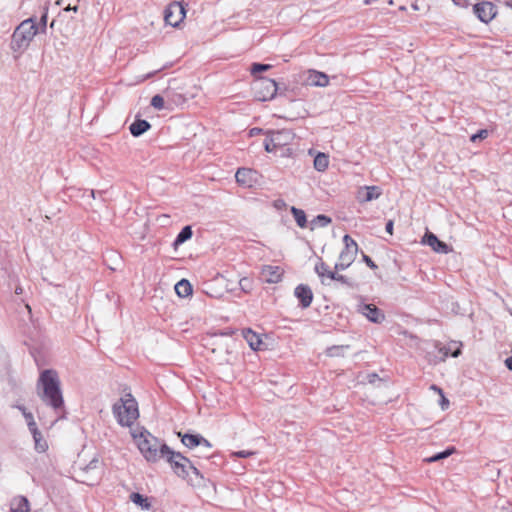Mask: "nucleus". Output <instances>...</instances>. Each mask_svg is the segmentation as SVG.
<instances>
[{"label": "nucleus", "mask_w": 512, "mask_h": 512, "mask_svg": "<svg viewBox=\"0 0 512 512\" xmlns=\"http://www.w3.org/2000/svg\"><path fill=\"white\" fill-rule=\"evenodd\" d=\"M328 164H329L328 156H326L324 153H319L314 158V167L319 172L325 171L328 167Z\"/></svg>", "instance_id": "obj_25"}, {"label": "nucleus", "mask_w": 512, "mask_h": 512, "mask_svg": "<svg viewBox=\"0 0 512 512\" xmlns=\"http://www.w3.org/2000/svg\"><path fill=\"white\" fill-rule=\"evenodd\" d=\"M503 3L512 9V0H503Z\"/></svg>", "instance_id": "obj_49"}, {"label": "nucleus", "mask_w": 512, "mask_h": 512, "mask_svg": "<svg viewBox=\"0 0 512 512\" xmlns=\"http://www.w3.org/2000/svg\"><path fill=\"white\" fill-rule=\"evenodd\" d=\"M291 212L294 216V219L297 223V225L301 228H304L306 226V223H307V219H306V215H305V212L301 209H298L296 207H292L291 208Z\"/></svg>", "instance_id": "obj_27"}, {"label": "nucleus", "mask_w": 512, "mask_h": 512, "mask_svg": "<svg viewBox=\"0 0 512 512\" xmlns=\"http://www.w3.org/2000/svg\"><path fill=\"white\" fill-rule=\"evenodd\" d=\"M455 4H458L457 0H453Z\"/></svg>", "instance_id": "obj_54"}, {"label": "nucleus", "mask_w": 512, "mask_h": 512, "mask_svg": "<svg viewBox=\"0 0 512 512\" xmlns=\"http://www.w3.org/2000/svg\"><path fill=\"white\" fill-rule=\"evenodd\" d=\"M192 234L193 232L190 226L183 227L179 234L177 235L174 241V245L177 246L183 244L185 241L189 240L192 237Z\"/></svg>", "instance_id": "obj_26"}, {"label": "nucleus", "mask_w": 512, "mask_h": 512, "mask_svg": "<svg viewBox=\"0 0 512 512\" xmlns=\"http://www.w3.org/2000/svg\"><path fill=\"white\" fill-rule=\"evenodd\" d=\"M151 106L157 110L164 108V99L161 95L157 94L151 99Z\"/></svg>", "instance_id": "obj_35"}, {"label": "nucleus", "mask_w": 512, "mask_h": 512, "mask_svg": "<svg viewBox=\"0 0 512 512\" xmlns=\"http://www.w3.org/2000/svg\"><path fill=\"white\" fill-rule=\"evenodd\" d=\"M210 455V451L209 452H206L204 449H201L199 448V454H198V457H204V458H208Z\"/></svg>", "instance_id": "obj_45"}, {"label": "nucleus", "mask_w": 512, "mask_h": 512, "mask_svg": "<svg viewBox=\"0 0 512 512\" xmlns=\"http://www.w3.org/2000/svg\"><path fill=\"white\" fill-rule=\"evenodd\" d=\"M96 463H98V461H96V460L91 461V463H90V465H89V468H90L92 465H95Z\"/></svg>", "instance_id": "obj_51"}, {"label": "nucleus", "mask_w": 512, "mask_h": 512, "mask_svg": "<svg viewBox=\"0 0 512 512\" xmlns=\"http://www.w3.org/2000/svg\"><path fill=\"white\" fill-rule=\"evenodd\" d=\"M164 459L170 464L174 473L177 474L179 477H187L190 471H192L196 475H199L198 469L194 466L190 459L183 456L179 452H175L169 449Z\"/></svg>", "instance_id": "obj_5"}, {"label": "nucleus", "mask_w": 512, "mask_h": 512, "mask_svg": "<svg viewBox=\"0 0 512 512\" xmlns=\"http://www.w3.org/2000/svg\"><path fill=\"white\" fill-rule=\"evenodd\" d=\"M308 82L313 86L325 87L329 84V77L323 72L311 71L308 77Z\"/></svg>", "instance_id": "obj_20"}, {"label": "nucleus", "mask_w": 512, "mask_h": 512, "mask_svg": "<svg viewBox=\"0 0 512 512\" xmlns=\"http://www.w3.org/2000/svg\"><path fill=\"white\" fill-rule=\"evenodd\" d=\"M338 271L335 270L334 273H331L330 274V280H334V281H337V282H340L348 287H353V282L348 279L346 276L344 275H341V274H338L337 273Z\"/></svg>", "instance_id": "obj_32"}, {"label": "nucleus", "mask_w": 512, "mask_h": 512, "mask_svg": "<svg viewBox=\"0 0 512 512\" xmlns=\"http://www.w3.org/2000/svg\"><path fill=\"white\" fill-rule=\"evenodd\" d=\"M242 335L252 350H261L263 341L258 334L251 329H243Z\"/></svg>", "instance_id": "obj_19"}, {"label": "nucleus", "mask_w": 512, "mask_h": 512, "mask_svg": "<svg viewBox=\"0 0 512 512\" xmlns=\"http://www.w3.org/2000/svg\"><path fill=\"white\" fill-rule=\"evenodd\" d=\"M233 455L236 456V457H249V456H252L254 455V452L253 451H247V450H241V451H236V452H233Z\"/></svg>", "instance_id": "obj_41"}, {"label": "nucleus", "mask_w": 512, "mask_h": 512, "mask_svg": "<svg viewBox=\"0 0 512 512\" xmlns=\"http://www.w3.org/2000/svg\"><path fill=\"white\" fill-rule=\"evenodd\" d=\"M272 67L270 64H262V63H253L251 65V74L256 75L257 73L264 72L269 70Z\"/></svg>", "instance_id": "obj_33"}, {"label": "nucleus", "mask_w": 512, "mask_h": 512, "mask_svg": "<svg viewBox=\"0 0 512 512\" xmlns=\"http://www.w3.org/2000/svg\"><path fill=\"white\" fill-rule=\"evenodd\" d=\"M256 172L249 168H239L235 174L237 183L240 185L251 187L256 181Z\"/></svg>", "instance_id": "obj_17"}, {"label": "nucleus", "mask_w": 512, "mask_h": 512, "mask_svg": "<svg viewBox=\"0 0 512 512\" xmlns=\"http://www.w3.org/2000/svg\"><path fill=\"white\" fill-rule=\"evenodd\" d=\"M46 24H47V11L40 18L38 32L39 31L45 32L46 31Z\"/></svg>", "instance_id": "obj_38"}, {"label": "nucleus", "mask_w": 512, "mask_h": 512, "mask_svg": "<svg viewBox=\"0 0 512 512\" xmlns=\"http://www.w3.org/2000/svg\"><path fill=\"white\" fill-rule=\"evenodd\" d=\"M39 398L55 412L64 406L60 380L56 371L46 369L40 373L36 385Z\"/></svg>", "instance_id": "obj_1"}, {"label": "nucleus", "mask_w": 512, "mask_h": 512, "mask_svg": "<svg viewBox=\"0 0 512 512\" xmlns=\"http://www.w3.org/2000/svg\"><path fill=\"white\" fill-rule=\"evenodd\" d=\"M315 272L321 278L322 284H326V279L330 280V274L334 273L335 270L334 271L330 270L329 266L320 260L315 265Z\"/></svg>", "instance_id": "obj_24"}, {"label": "nucleus", "mask_w": 512, "mask_h": 512, "mask_svg": "<svg viewBox=\"0 0 512 512\" xmlns=\"http://www.w3.org/2000/svg\"><path fill=\"white\" fill-rule=\"evenodd\" d=\"M178 436L181 437V442L183 443V445H185L189 449L199 447L201 449H204L206 452H209L212 448L210 442L199 434H182L181 432H179Z\"/></svg>", "instance_id": "obj_10"}, {"label": "nucleus", "mask_w": 512, "mask_h": 512, "mask_svg": "<svg viewBox=\"0 0 512 512\" xmlns=\"http://www.w3.org/2000/svg\"><path fill=\"white\" fill-rule=\"evenodd\" d=\"M331 222V219L325 215H318L316 216L313 221H312V224L313 225H316V226H320V227H325L327 226L329 223Z\"/></svg>", "instance_id": "obj_34"}, {"label": "nucleus", "mask_w": 512, "mask_h": 512, "mask_svg": "<svg viewBox=\"0 0 512 512\" xmlns=\"http://www.w3.org/2000/svg\"><path fill=\"white\" fill-rule=\"evenodd\" d=\"M37 33L38 26L33 18L22 21L13 32L11 48L14 51L26 49Z\"/></svg>", "instance_id": "obj_4"}, {"label": "nucleus", "mask_w": 512, "mask_h": 512, "mask_svg": "<svg viewBox=\"0 0 512 512\" xmlns=\"http://www.w3.org/2000/svg\"><path fill=\"white\" fill-rule=\"evenodd\" d=\"M27 425L32 435H39V433H41L37 428L34 418H31V421H28Z\"/></svg>", "instance_id": "obj_37"}, {"label": "nucleus", "mask_w": 512, "mask_h": 512, "mask_svg": "<svg viewBox=\"0 0 512 512\" xmlns=\"http://www.w3.org/2000/svg\"><path fill=\"white\" fill-rule=\"evenodd\" d=\"M293 140V134L289 130H279L270 133L264 141L266 152L272 153L279 147L288 145Z\"/></svg>", "instance_id": "obj_7"}, {"label": "nucleus", "mask_w": 512, "mask_h": 512, "mask_svg": "<svg viewBox=\"0 0 512 512\" xmlns=\"http://www.w3.org/2000/svg\"><path fill=\"white\" fill-rule=\"evenodd\" d=\"M454 451H455L454 447L448 448L445 451L436 453L435 455L426 458L425 461L428 462V463L437 462L439 460H442V459H445V458L449 457Z\"/></svg>", "instance_id": "obj_29"}, {"label": "nucleus", "mask_w": 512, "mask_h": 512, "mask_svg": "<svg viewBox=\"0 0 512 512\" xmlns=\"http://www.w3.org/2000/svg\"><path fill=\"white\" fill-rule=\"evenodd\" d=\"M18 408L22 411V413H23L25 419L27 420V422L31 421V418H33L32 413L27 412L26 409L24 407H22V406H19Z\"/></svg>", "instance_id": "obj_43"}, {"label": "nucleus", "mask_w": 512, "mask_h": 512, "mask_svg": "<svg viewBox=\"0 0 512 512\" xmlns=\"http://www.w3.org/2000/svg\"><path fill=\"white\" fill-rule=\"evenodd\" d=\"M412 7H413V9H414V10H417V9H418L417 5H415V4H414V5H412Z\"/></svg>", "instance_id": "obj_52"}, {"label": "nucleus", "mask_w": 512, "mask_h": 512, "mask_svg": "<svg viewBox=\"0 0 512 512\" xmlns=\"http://www.w3.org/2000/svg\"><path fill=\"white\" fill-rule=\"evenodd\" d=\"M294 295L300 302L302 308H308L313 300V293L308 285L300 284L294 290Z\"/></svg>", "instance_id": "obj_16"}, {"label": "nucleus", "mask_w": 512, "mask_h": 512, "mask_svg": "<svg viewBox=\"0 0 512 512\" xmlns=\"http://www.w3.org/2000/svg\"><path fill=\"white\" fill-rule=\"evenodd\" d=\"M15 293L16 294H21L22 293V289L20 287L16 288Z\"/></svg>", "instance_id": "obj_50"}, {"label": "nucleus", "mask_w": 512, "mask_h": 512, "mask_svg": "<svg viewBox=\"0 0 512 512\" xmlns=\"http://www.w3.org/2000/svg\"><path fill=\"white\" fill-rule=\"evenodd\" d=\"M35 450L39 453L45 452L48 448L46 440L42 437V434L33 435Z\"/></svg>", "instance_id": "obj_31"}, {"label": "nucleus", "mask_w": 512, "mask_h": 512, "mask_svg": "<svg viewBox=\"0 0 512 512\" xmlns=\"http://www.w3.org/2000/svg\"><path fill=\"white\" fill-rule=\"evenodd\" d=\"M343 242L344 249L341 251L338 262L334 266L336 271L347 269L354 262L358 252V245L356 241L348 234L344 235Z\"/></svg>", "instance_id": "obj_6"}, {"label": "nucleus", "mask_w": 512, "mask_h": 512, "mask_svg": "<svg viewBox=\"0 0 512 512\" xmlns=\"http://www.w3.org/2000/svg\"><path fill=\"white\" fill-rule=\"evenodd\" d=\"M357 311L373 323H381L385 319L384 313L374 304L361 303L358 305Z\"/></svg>", "instance_id": "obj_12"}, {"label": "nucleus", "mask_w": 512, "mask_h": 512, "mask_svg": "<svg viewBox=\"0 0 512 512\" xmlns=\"http://www.w3.org/2000/svg\"><path fill=\"white\" fill-rule=\"evenodd\" d=\"M350 348L349 345H337V346H331L327 349L326 353L330 357H338L343 356L345 351H347Z\"/></svg>", "instance_id": "obj_28"}, {"label": "nucleus", "mask_w": 512, "mask_h": 512, "mask_svg": "<svg viewBox=\"0 0 512 512\" xmlns=\"http://www.w3.org/2000/svg\"><path fill=\"white\" fill-rule=\"evenodd\" d=\"M473 12L483 23H489L497 15L496 6L488 1L475 4L473 6Z\"/></svg>", "instance_id": "obj_9"}, {"label": "nucleus", "mask_w": 512, "mask_h": 512, "mask_svg": "<svg viewBox=\"0 0 512 512\" xmlns=\"http://www.w3.org/2000/svg\"><path fill=\"white\" fill-rule=\"evenodd\" d=\"M29 509V501L24 496L15 497L11 502V512H29Z\"/></svg>", "instance_id": "obj_22"}, {"label": "nucleus", "mask_w": 512, "mask_h": 512, "mask_svg": "<svg viewBox=\"0 0 512 512\" xmlns=\"http://www.w3.org/2000/svg\"><path fill=\"white\" fill-rule=\"evenodd\" d=\"M65 11H74V12H77V11H78V6H71V5H68V6L65 8Z\"/></svg>", "instance_id": "obj_48"}, {"label": "nucleus", "mask_w": 512, "mask_h": 512, "mask_svg": "<svg viewBox=\"0 0 512 512\" xmlns=\"http://www.w3.org/2000/svg\"><path fill=\"white\" fill-rule=\"evenodd\" d=\"M423 242L429 245L437 253L447 254L451 251L445 242L439 240L437 236L431 232H427L425 234Z\"/></svg>", "instance_id": "obj_15"}, {"label": "nucleus", "mask_w": 512, "mask_h": 512, "mask_svg": "<svg viewBox=\"0 0 512 512\" xmlns=\"http://www.w3.org/2000/svg\"><path fill=\"white\" fill-rule=\"evenodd\" d=\"M175 292L181 298L188 297L192 294V286L188 280L181 279L175 285Z\"/></svg>", "instance_id": "obj_23"}, {"label": "nucleus", "mask_w": 512, "mask_h": 512, "mask_svg": "<svg viewBox=\"0 0 512 512\" xmlns=\"http://www.w3.org/2000/svg\"><path fill=\"white\" fill-rule=\"evenodd\" d=\"M130 499L133 503L141 506L145 510H148L150 508V503L148 502V499L143 497L139 493H132L130 495Z\"/></svg>", "instance_id": "obj_30"}, {"label": "nucleus", "mask_w": 512, "mask_h": 512, "mask_svg": "<svg viewBox=\"0 0 512 512\" xmlns=\"http://www.w3.org/2000/svg\"><path fill=\"white\" fill-rule=\"evenodd\" d=\"M133 438L137 441V446L149 462H156L165 457L169 451V447L153 436L149 431L143 429L139 433L136 430L132 432Z\"/></svg>", "instance_id": "obj_2"}, {"label": "nucleus", "mask_w": 512, "mask_h": 512, "mask_svg": "<svg viewBox=\"0 0 512 512\" xmlns=\"http://www.w3.org/2000/svg\"><path fill=\"white\" fill-rule=\"evenodd\" d=\"M239 285L242 291L248 293L252 290V280L247 277H243L239 281Z\"/></svg>", "instance_id": "obj_36"}, {"label": "nucleus", "mask_w": 512, "mask_h": 512, "mask_svg": "<svg viewBox=\"0 0 512 512\" xmlns=\"http://www.w3.org/2000/svg\"><path fill=\"white\" fill-rule=\"evenodd\" d=\"M184 18H185V9L178 2H174V3L170 4L165 10L164 20L167 24H169L173 27L178 26V24Z\"/></svg>", "instance_id": "obj_11"}, {"label": "nucleus", "mask_w": 512, "mask_h": 512, "mask_svg": "<svg viewBox=\"0 0 512 512\" xmlns=\"http://www.w3.org/2000/svg\"><path fill=\"white\" fill-rule=\"evenodd\" d=\"M393 226H394V223L392 220H389L387 223H386V226H385V230L387 233L389 234H392L393 233Z\"/></svg>", "instance_id": "obj_44"}, {"label": "nucleus", "mask_w": 512, "mask_h": 512, "mask_svg": "<svg viewBox=\"0 0 512 512\" xmlns=\"http://www.w3.org/2000/svg\"><path fill=\"white\" fill-rule=\"evenodd\" d=\"M363 261L371 268V269H376L377 268V265L375 264V262L366 254H363Z\"/></svg>", "instance_id": "obj_42"}, {"label": "nucleus", "mask_w": 512, "mask_h": 512, "mask_svg": "<svg viewBox=\"0 0 512 512\" xmlns=\"http://www.w3.org/2000/svg\"><path fill=\"white\" fill-rule=\"evenodd\" d=\"M260 275L262 281L276 284L282 280L283 270L279 266L265 265L262 267Z\"/></svg>", "instance_id": "obj_13"}, {"label": "nucleus", "mask_w": 512, "mask_h": 512, "mask_svg": "<svg viewBox=\"0 0 512 512\" xmlns=\"http://www.w3.org/2000/svg\"><path fill=\"white\" fill-rule=\"evenodd\" d=\"M254 89L259 100L267 101L275 97L278 87L274 80L260 77L256 80Z\"/></svg>", "instance_id": "obj_8"}, {"label": "nucleus", "mask_w": 512, "mask_h": 512, "mask_svg": "<svg viewBox=\"0 0 512 512\" xmlns=\"http://www.w3.org/2000/svg\"><path fill=\"white\" fill-rule=\"evenodd\" d=\"M261 132H262V129H260V128H252V129L250 130V135H251V136L258 135V134H260Z\"/></svg>", "instance_id": "obj_47"}, {"label": "nucleus", "mask_w": 512, "mask_h": 512, "mask_svg": "<svg viewBox=\"0 0 512 512\" xmlns=\"http://www.w3.org/2000/svg\"><path fill=\"white\" fill-rule=\"evenodd\" d=\"M56 4H58V5H59V4H60V0H57Z\"/></svg>", "instance_id": "obj_53"}, {"label": "nucleus", "mask_w": 512, "mask_h": 512, "mask_svg": "<svg viewBox=\"0 0 512 512\" xmlns=\"http://www.w3.org/2000/svg\"><path fill=\"white\" fill-rule=\"evenodd\" d=\"M462 343L451 341L448 345L439 347V353L442 355L441 360L444 361L449 355L456 358L461 355Z\"/></svg>", "instance_id": "obj_18"}, {"label": "nucleus", "mask_w": 512, "mask_h": 512, "mask_svg": "<svg viewBox=\"0 0 512 512\" xmlns=\"http://www.w3.org/2000/svg\"><path fill=\"white\" fill-rule=\"evenodd\" d=\"M381 194V189L378 186H363L359 188L356 197L360 203H365L378 199Z\"/></svg>", "instance_id": "obj_14"}, {"label": "nucleus", "mask_w": 512, "mask_h": 512, "mask_svg": "<svg viewBox=\"0 0 512 512\" xmlns=\"http://www.w3.org/2000/svg\"><path fill=\"white\" fill-rule=\"evenodd\" d=\"M488 135L487 130H480L478 133L471 136V141L476 142L478 139H484Z\"/></svg>", "instance_id": "obj_39"}, {"label": "nucleus", "mask_w": 512, "mask_h": 512, "mask_svg": "<svg viewBox=\"0 0 512 512\" xmlns=\"http://www.w3.org/2000/svg\"><path fill=\"white\" fill-rule=\"evenodd\" d=\"M112 412L118 424L124 427L132 426L139 417L138 404L130 393L113 404Z\"/></svg>", "instance_id": "obj_3"}, {"label": "nucleus", "mask_w": 512, "mask_h": 512, "mask_svg": "<svg viewBox=\"0 0 512 512\" xmlns=\"http://www.w3.org/2000/svg\"><path fill=\"white\" fill-rule=\"evenodd\" d=\"M151 127L150 123L143 119L135 120L129 127L131 134L134 137H139Z\"/></svg>", "instance_id": "obj_21"}, {"label": "nucleus", "mask_w": 512, "mask_h": 512, "mask_svg": "<svg viewBox=\"0 0 512 512\" xmlns=\"http://www.w3.org/2000/svg\"><path fill=\"white\" fill-rule=\"evenodd\" d=\"M432 388L434 390H437L441 394V396H442L441 407H442L443 410L446 409L447 406L449 405V401L444 397V395L442 393V390L440 388H438L437 386H435V385H433Z\"/></svg>", "instance_id": "obj_40"}, {"label": "nucleus", "mask_w": 512, "mask_h": 512, "mask_svg": "<svg viewBox=\"0 0 512 512\" xmlns=\"http://www.w3.org/2000/svg\"><path fill=\"white\" fill-rule=\"evenodd\" d=\"M505 365L510 371H512V356L506 358Z\"/></svg>", "instance_id": "obj_46"}]
</instances>
